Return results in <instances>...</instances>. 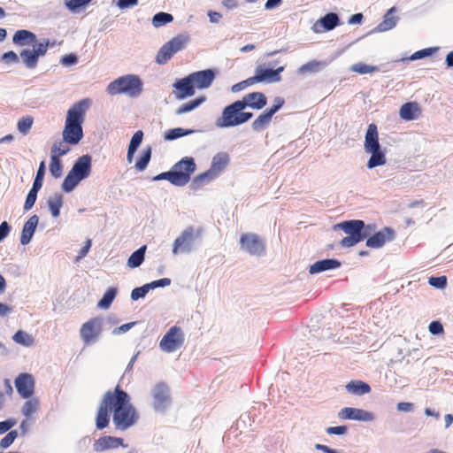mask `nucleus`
<instances>
[{"instance_id": "obj_1", "label": "nucleus", "mask_w": 453, "mask_h": 453, "mask_svg": "<svg viewBox=\"0 0 453 453\" xmlns=\"http://www.w3.org/2000/svg\"><path fill=\"white\" fill-rule=\"evenodd\" d=\"M113 413L112 420L117 429L127 430L137 420V414L130 403L129 395L117 385L114 390H108L104 395L96 417V428L102 430L108 426L110 416Z\"/></svg>"}, {"instance_id": "obj_2", "label": "nucleus", "mask_w": 453, "mask_h": 453, "mask_svg": "<svg viewBox=\"0 0 453 453\" xmlns=\"http://www.w3.org/2000/svg\"><path fill=\"white\" fill-rule=\"evenodd\" d=\"M12 42L17 46H27L32 44L33 50L25 49L20 52V58L27 68L35 69L37 66L40 57L47 53L48 48L51 45L49 39H44L37 43L35 34L31 31L20 29L15 32Z\"/></svg>"}, {"instance_id": "obj_3", "label": "nucleus", "mask_w": 453, "mask_h": 453, "mask_svg": "<svg viewBox=\"0 0 453 453\" xmlns=\"http://www.w3.org/2000/svg\"><path fill=\"white\" fill-rule=\"evenodd\" d=\"M90 104V99H82L75 103L67 111L62 136L71 145L78 144L83 137L82 124Z\"/></svg>"}, {"instance_id": "obj_4", "label": "nucleus", "mask_w": 453, "mask_h": 453, "mask_svg": "<svg viewBox=\"0 0 453 453\" xmlns=\"http://www.w3.org/2000/svg\"><path fill=\"white\" fill-rule=\"evenodd\" d=\"M341 228L347 236L340 242L341 246L350 248L367 238L372 232L373 227L365 226L363 220L353 219L342 222L336 226Z\"/></svg>"}, {"instance_id": "obj_5", "label": "nucleus", "mask_w": 453, "mask_h": 453, "mask_svg": "<svg viewBox=\"0 0 453 453\" xmlns=\"http://www.w3.org/2000/svg\"><path fill=\"white\" fill-rule=\"evenodd\" d=\"M244 106L240 100L226 106L221 116L216 120L218 127H231L240 126L249 121L252 117V112L244 111Z\"/></svg>"}, {"instance_id": "obj_6", "label": "nucleus", "mask_w": 453, "mask_h": 453, "mask_svg": "<svg viewBox=\"0 0 453 453\" xmlns=\"http://www.w3.org/2000/svg\"><path fill=\"white\" fill-rule=\"evenodd\" d=\"M142 89L141 80L135 75H126L111 81L106 88L109 95L127 94L135 97L140 95Z\"/></svg>"}, {"instance_id": "obj_7", "label": "nucleus", "mask_w": 453, "mask_h": 453, "mask_svg": "<svg viewBox=\"0 0 453 453\" xmlns=\"http://www.w3.org/2000/svg\"><path fill=\"white\" fill-rule=\"evenodd\" d=\"M229 162V157L225 152L216 154L211 161V165L209 170L197 175L194 179V185L199 187L205 182H209L217 176L226 167Z\"/></svg>"}, {"instance_id": "obj_8", "label": "nucleus", "mask_w": 453, "mask_h": 453, "mask_svg": "<svg viewBox=\"0 0 453 453\" xmlns=\"http://www.w3.org/2000/svg\"><path fill=\"white\" fill-rule=\"evenodd\" d=\"M187 42V37L177 35L165 43L158 50L156 62L159 65L165 64L175 53L182 50Z\"/></svg>"}, {"instance_id": "obj_9", "label": "nucleus", "mask_w": 453, "mask_h": 453, "mask_svg": "<svg viewBox=\"0 0 453 453\" xmlns=\"http://www.w3.org/2000/svg\"><path fill=\"white\" fill-rule=\"evenodd\" d=\"M184 343V334L180 327L173 326L169 328L159 342L161 349L165 352H173Z\"/></svg>"}, {"instance_id": "obj_10", "label": "nucleus", "mask_w": 453, "mask_h": 453, "mask_svg": "<svg viewBox=\"0 0 453 453\" xmlns=\"http://www.w3.org/2000/svg\"><path fill=\"white\" fill-rule=\"evenodd\" d=\"M241 248L253 256H262L265 252V242L253 233L242 234L240 238Z\"/></svg>"}, {"instance_id": "obj_11", "label": "nucleus", "mask_w": 453, "mask_h": 453, "mask_svg": "<svg viewBox=\"0 0 453 453\" xmlns=\"http://www.w3.org/2000/svg\"><path fill=\"white\" fill-rule=\"evenodd\" d=\"M102 319L93 318L85 322L80 330V334L85 344L94 342L101 334Z\"/></svg>"}, {"instance_id": "obj_12", "label": "nucleus", "mask_w": 453, "mask_h": 453, "mask_svg": "<svg viewBox=\"0 0 453 453\" xmlns=\"http://www.w3.org/2000/svg\"><path fill=\"white\" fill-rule=\"evenodd\" d=\"M196 168L195 160L191 157H183L173 166V172L180 175L178 182L179 186H184L190 180V177L196 171Z\"/></svg>"}, {"instance_id": "obj_13", "label": "nucleus", "mask_w": 453, "mask_h": 453, "mask_svg": "<svg viewBox=\"0 0 453 453\" xmlns=\"http://www.w3.org/2000/svg\"><path fill=\"white\" fill-rule=\"evenodd\" d=\"M284 70L283 66L277 69L266 68L265 65H258L256 67L255 75L252 76L255 84L259 82H278L281 77L280 73Z\"/></svg>"}, {"instance_id": "obj_14", "label": "nucleus", "mask_w": 453, "mask_h": 453, "mask_svg": "<svg viewBox=\"0 0 453 453\" xmlns=\"http://www.w3.org/2000/svg\"><path fill=\"white\" fill-rule=\"evenodd\" d=\"M395 233L390 227H384L379 232L369 236L366 240V246L372 249H380L387 242L395 239Z\"/></svg>"}, {"instance_id": "obj_15", "label": "nucleus", "mask_w": 453, "mask_h": 453, "mask_svg": "<svg viewBox=\"0 0 453 453\" xmlns=\"http://www.w3.org/2000/svg\"><path fill=\"white\" fill-rule=\"evenodd\" d=\"M18 393L25 399L30 398L34 394L35 380L31 374L21 373L15 380Z\"/></svg>"}, {"instance_id": "obj_16", "label": "nucleus", "mask_w": 453, "mask_h": 453, "mask_svg": "<svg viewBox=\"0 0 453 453\" xmlns=\"http://www.w3.org/2000/svg\"><path fill=\"white\" fill-rule=\"evenodd\" d=\"M194 238V230L192 227L184 230L181 234L175 239L173 253L178 254L179 252H189L192 249Z\"/></svg>"}, {"instance_id": "obj_17", "label": "nucleus", "mask_w": 453, "mask_h": 453, "mask_svg": "<svg viewBox=\"0 0 453 453\" xmlns=\"http://www.w3.org/2000/svg\"><path fill=\"white\" fill-rule=\"evenodd\" d=\"M173 87L177 89L175 97L178 100H183L195 95V87L189 75L177 80Z\"/></svg>"}, {"instance_id": "obj_18", "label": "nucleus", "mask_w": 453, "mask_h": 453, "mask_svg": "<svg viewBox=\"0 0 453 453\" xmlns=\"http://www.w3.org/2000/svg\"><path fill=\"white\" fill-rule=\"evenodd\" d=\"M152 396L155 409H164L170 402L168 387L164 383L157 384L153 389Z\"/></svg>"}, {"instance_id": "obj_19", "label": "nucleus", "mask_w": 453, "mask_h": 453, "mask_svg": "<svg viewBox=\"0 0 453 453\" xmlns=\"http://www.w3.org/2000/svg\"><path fill=\"white\" fill-rule=\"evenodd\" d=\"M195 88L203 89L209 88L215 79L212 70L207 69L189 74Z\"/></svg>"}, {"instance_id": "obj_20", "label": "nucleus", "mask_w": 453, "mask_h": 453, "mask_svg": "<svg viewBox=\"0 0 453 453\" xmlns=\"http://www.w3.org/2000/svg\"><path fill=\"white\" fill-rule=\"evenodd\" d=\"M240 101L242 103L244 108L250 107L254 110H261L267 104V98L262 92L246 94Z\"/></svg>"}, {"instance_id": "obj_21", "label": "nucleus", "mask_w": 453, "mask_h": 453, "mask_svg": "<svg viewBox=\"0 0 453 453\" xmlns=\"http://www.w3.org/2000/svg\"><path fill=\"white\" fill-rule=\"evenodd\" d=\"M339 25V17L336 13L330 12L318 19L313 25L315 33H322L330 31Z\"/></svg>"}, {"instance_id": "obj_22", "label": "nucleus", "mask_w": 453, "mask_h": 453, "mask_svg": "<svg viewBox=\"0 0 453 453\" xmlns=\"http://www.w3.org/2000/svg\"><path fill=\"white\" fill-rule=\"evenodd\" d=\"M70 172L81 180H84L88 177L91 173V157L84 155L79 157Z\"/></svg>"}, {"instance_id": "obj_23", "label": "nucleus", "mask_w": 453, "mask_h": 453, "mask_svg": "<svg viewBox=\"0 0 453 453\" xmlns=\"http://www.w3.org/2000/svg\"><path fill=\"white\" fill-rule=\"evenodd\" d=\"M119 446H124L122 438L105 435L94 442L93 449L96 452H102L111 449H117Z\"/></svg>"}, {"instance_id": "obj_24", "label": "nucleus", "mask_w": 453, "mask_h": 453, "mask_svg": "<svg viewBox=\"0 0 453 453\" xmlns=\"http://www.w3.org/2000/svg\"><path fill=\"white\" fill-rule=\"evenodd\" d=\"M339 417L342 419L370 421L372 419V414L361 409L345 407L339 412Z\"/></svg>"}, {"instance_id": "obj_25", "label": "nucleus", "mask_w": 453, "mask_h": 453, "mask_svg": "<svg viewBox=\"0 0 453 453\" xmlns=\"http://www.w3.org/2000/svg\"><path fill=\"white\" fill-rule=\"evenodd\" d=\"M364 148L365 152L375 151L376 150H379V148H380V144L379 142L378 128L377 126L373 123L370 124L366 130Z\"/></svg>"}, {"instance_id": "obj_26", "label": "nucleus", "mask_w": 453, "mask_h": 453, "mask_svg": "<svg viewBox=\"0 0 453 453\" xmlns=\"http://www.w3.org/2000/svg\"><path fill=\"white\" fill-rule=\"evenodd\" d=\"M39 218L37 215L31 216L27 221L24 224L20 236V242L23 245H27L30 242L35 228L38 225Z\"/></svg>"}, {"instance_id": "obj_27", "label": "nucleus", "mask_w": 453, "mask_h": 453, "mask_svg": "<svg viewBox=\"0 0 453 453\" xmlns=\"http://www.w3.org/2000/svg\"><path fill=\"white\" fill-rule=\"evenodd\" d=\"M341 266V262L337 259L328 258L319 260L312 264L309 268V273L311 274L319 273L324 271L336 269Z\"/></svg>"}, {"instance_id": "obj_28", "label": "nucleus", "mask_w": 453, "mask_h": 453, "mask_svg": "<svg viewBox=\"0 0 453 453\" xmlns=\"http://www.w3.org/2000/svg\"><path fill=\"white\" fill-rule=\"evenodd\" d=\"M420 113V108L417 103H406L400 108V117L404 120H412L418 118Z\"/></svg>"}, {"instance_id": "obj_29", "label": "nucleus", "mask_w": 453, "mask_h": 453, "mask_svg": "<svg viewBox=\"0 0 453 453\" xmlns=\"http://www.w3.org/2000/svg\"><path fill=\"white\" fill-rule=\"evenodd\" d=\"M346 389L350 394L361 395L370 393L371 387L362 380H351L346 385Z\"/></svg>"}, {"instance_id": "obj_30", "label": "nucleus", "mask_w": 453, "mask_h": 453, "mask_svg": "<svg viewBox=\"0 0 453 453\" xmlns=\"http://www.w3.org/2000/svg\"><path fill=\"white\" fill-rule=\"evenodd\" d=\"M367 153L371 154V157L367 162V167L369 169H372L386 164V156L381 148H379V150H376L375 151H368Z\"/></svg>"}, {"instance_id": "obj_31", "label": "nucleus", "mask_w": 453, "mask_h": 453, "mask_svg": "<svg viewBox=\"0 0 453 453\" xmlns=\"http://www.w3.org/2000/svg\"><path fill=\"white\" fill-rule=\"evenodd\" d=\"M146 245L142 246L137 250H135L132 255L129 257L127 260V265L130 268H135L140 266L143 260H144V255L146 251Z\"/></svg>"}, {"instance_id": "obj_32", "label": "nucleus", "mask_w": 453, "mask_h": 453, "mask_svg": "<svg viewBox=\"0 0 453 453\" xmlns=\"http://www.w3.org/2000/svg\"><path fill=\"white\" fill-rule=\"evenodd\" d=\"M48 205L51 215L58 218L60 214V209L63 205V196L61 194H55L48 200Z\"/></svg>"}, {"instance_id": "obj_33", "label": "nucleus", "mask_w": 453, "mask_h": 453, "mask_svg": "<svg viewBox=\"0 0 453 453\" xmlns=\"http://www.w3.org/2000/svg\"><path fill=\"white\" fill-rule=\"evenodd\" d=\"M272 121V118L264 111L251 124L254 131H263L267 128Z\"/></svg>"}, {"instance_id": "obj_34", "label": "nucleus", "mask_w": 453, "mask_h": 453, "mask_svg": "<svg viewBox=\"0 0 453 453\" xmlns=\"http://www.w3.org/2000/svg\"><path fill=\"white\" fill-rule=\"evenodd\" d=\"M204 101H205V97L201 96V97L196 98L194 100H191L189 102H187V103L183 104L182 105H180L179 108H177L175 113L177 115H181V114L189 112V111L195 110L196 108H197Z\"/></svg>"}, {"instance_id": "obj_35", "label": "nucleus", "mask_w": 453, "mask_h": 453, "mask_svg": "<svg viewBox=\"0 0 453 453\" xmlns=\"http://www.w3.org/2000/svg\"><path fill=\"white\" fill-rule=\"evenodd\" d=\"M69 142L63 141L57 142L53 144L50 151V157L56 156L57 158L67 154L70 151Z\"/></svg>"}, {"instance_id": "obj_36", "label": "nucleus", "mask_w": 453, "mask_h": 453, "mask_svg": "<svg viewBox=\"0 0 453 453\" xmlns=\"http://www.w3.org/2000/svg\"><path fill=\"white\" fill-rule=\"evenodd\" d=\"M117 295L116 288H110L106 290L102 299L98 302L97 306L102 309H108Z\"/></svg>"}, {"instance_id": "obj_37", "label": "nucleus", "mask_w": 453, "mask_h": 453, "mask_svg": "<svg viewBox=\"0 0 453 453\" xmlns=\"http://www.w3.org/2000/svg\"><path fill=\"white\" fill-rule=\"evenodd\" d=\"M151 157V147L148 146L142 152L140 158L135 163V169L139 172H142L146 169Z\"/></svg>"}, {"instance_id": "obj_38", "label": "nucleus", "mask_w": 453, "mask_h": 453, "mask_svg": "<svg viewBox=\"0 0 453 453\" xmlns=\"http://www.w3.org/2000/svg\"><path fill=\"white\" fill-rule=\"evenodd\" d=\"M81 180L69 172L62 183V189L69 193L73 191Z\"/></svg>"}, {"instance_id": "obj_39", "label": "nucleus", "mask_w": 453, "mask_h": 453, "mask_svg": "<svg viewBox=\"0 0 453 453\" xmlns=\"http://www.w3.org/2000/svg\"><path fill=\"white\" fill-rule=\"evenodd\" d=\"M39 409V401L36 398L28 399L22 407V413L27 418H31Z\"/></svg>"}, {"instance_id": "obj_40", "label": "nucleus", "mask_w": 453, "mask_h": 453, "mask_svg": "<svg viewBox=\"0 0 453 453\" xmlns=\"http://www.w3.org/2000/svg\"><path fill=\"white\" fill-rule=\"evenodd\" d=\"M12 339L15 342L27 347L32 346L35 342L34 338L30 334L22 330L17 331Z\"/></svg>"}, {"instance_id": "obj_41", "label": "nucleus", "mask_w": 453, "mask_h": 453, "mask_svg": "<svg viewBox=\"0 0 453 453\" xmlns=\"http://www.w3.org/2000/svg\"><path fill=\"white\" fill-rule=\"evenodd\" d=\"M63 165L60 158L56 156L50 157V173L55 178L58 179L62 176Z\"/></svg>"}, {"instance_id": "obj_42", "label": "nucleus", "mask_w": 453, "mask_h": 453, "mask_svg": "<svg viewBox=\"0 0 453 453\" xmlns=\"http://www.w3.org/2000/svg\"><path fill=\"white\" fill-rule=\"evenodd\" d=\"M173 17L170 13L166 12H158L154 15L152 19V24L155 27H160L169 22H172Z\"/></svg>"}, {"instance_id": "obj_43", "label": "nucleus", "mask_w": 453, "mask_h": 453, "mask_svg": "<svg viewBox=\"0 0 453 453\" xmlns=\"http://www.w3.org/2000/svg\"><path fill=\"white\" fill-rule=\"evenodd\" d=\"M34 123V119L31 116L21 118L17 123L18 130L24 135L27 134Z\"/></svg>"}, {"instance_id": "obj_44", "label": "nucleus", "mask_w": 453, "mask_h": 453, "mask_svg": "<svg viewBox=\"0 0 453 453\" xmlns=\"http://www.w3.org/2000/svg\"><path fill=\"white\" fill-rule=\"evenodd\" d=\"M192 133V130H185L181 127H177L173 129H170L165 134V139L167 141L175 140L177 138L182 137L188 134Z\"/></svg>"}, {"instance_id": "obj_45", "label": "nucleus", "mask_w": 453, "mask_h": 453, "mask_svg": "<svg viewBox=\"0 0 453 453\" xmlns=\"http://www.w3.org/2000/svg\"><path fill=\"white\" fill-rule=\"evenodd\" d=\"M350 70L360 74H365L378 71V67L364 63H357L350 67Z\"/></svg>"}, {"instance_id": "obj_46", "label": "nucleus", "mask_w": 453, "mask_h": 453, "mask_svg": "<svg viewBox=\"0 0 453 453\" xmlns=\"http://www.w3.org/2000/svg\"><path fill=\"white\" fill-rule=\"evenodd\" d=\"M180 178V174H177V173H173V170H171L169 172L162 173L157 175L156 177H154V180H167L172 184L179 186L178 182H179Z\"/></svg>"}, {"instance_id": "obj_47", "label": "nucleus", "mask_w": 453, "mask_h": 453, "mask_svg": "<svg viewBox=\"0 0 453 453\" xmlns=\"http://www.w3.org/2000/svg\"><path fill=\"white\" fill-rule=\"evenodd\" d=\"M88 4V0H65V7L72 12H77L81 7Z\"/></svg>"}, {"instance_id": "obj_48", "label": "nucleus", "mask_w": 453, "mask_h": 453, "mask_svg": "<svg viewBox=\"0 0 453 453\" xmlns=\"http://www.w3.org/2000/svg\"><path fill=\"white\" fill-rule=\"evenodd\" d=\"M321 66V63L316 60L310 61L304 65H303L299 69V73H316L319 70Z\"/></svg>"}, {"instance_id": "obj_49", "label": "nucleus", "mask_w": 453, "mask_h": 453, "mask_svg": "<svg viewBox=\"0 0 453 453\" xmlns=\"http://www.w3.org/2000/svg\"><path fill=\"white\" fill-rule=\"evenodd\" d=\"M394 8H391L386 14L384 20L379 25L380 31H386L393 28L396 25V19L395 17H389V13L393 12Z\"/></svg>"}, {"instance_id": "obj_50", "label": "nucleus", "mask_w": 453, "mask_h": 453, "mask_svg": "<svg viewBox=\"0 0 453 453\" xmlns=\"http://www.w3.org/2000/svg\"><path fill=\"white\" fill-rule=\"evenodd\" d=\"M18 436V432L16 430H12L9 432L1 441H0V448L6 449L11 446L15 439Z\"/></svg>"}, {"instance_id": "obj_51", "label": "nucleus", "mask_w": 453, "mask_h": 453, "mask_svg": "<svg viewBox=\"0 0 453 453\" xmlns=\"http://www.w3.org/2000/svg\"><path fill=\"white\" fill-rule=\"evenodd\" d=\"M149 290H150V288H149L148 284H145L142 287L134 288L131 292L132 300L135 301V300H138L139 298L144 297L146 296V294L149 292Z\"/></svg>"}, {"instance_id": "obj_52", "label": "nucleus", "mask_w": 453, "mask_h": 453, "mask_svg": "<svg viewBox=\"0 0 453 453\" xmlns=\"http://www.w3.org/2000/svg\"><path fill=\"white\" fill-rule=\"evenodd\" d=\"M143 138V132L142 130L136 131L131 138L128 148L131 150H137L138 147L141 145Z\"/></svg>"}, {"instance_id": "obj_53", "label": "nucleus", "mask_w": 453, "mask_h": 453, "mask_svg": "<svg viewBox=\"0 0 453 453\" xmlns=\"http://www.w3.org/2000/svg\"><path fill=\"white\" fill-rule=\"evenodd\" d=\"M436 50H437V48H426V49H423L421 50H418L411 55L410 59L416 60V59H419V58H422L425 57H428V56L432 55V53L434 51H435Z\"/></svg>"}, {"instance_id": "obj_54", "label": "nucleus", "mask_w": 453, "mask_h": 453, "mask_svg": "<svg viewBox=\"0 0 453 453\" xmlns=\"http://www.w3.org/2000/svg\"><path fill=\"white\" fill-rule=\"evenodd\" d=\"M428 282L433 287L443 288L447 285V278L445 276L430 277Z\"/></svg>"}, {"instance_id": "obj_55", "label": "nucleus", "mask_w": 453, "mask_h": 453, "mask_svg": "<svg viewBox=\"0 0 453 453\" xmlns=\"http://www.w3.org/2000/svg\"><path fill=\"white\" fill-rule=\"evenodd\" d=\"M1 61L4 63H6V64H9V63L16 64L19 62V57L14 51L10 50L2 55Z\"/></svg>"}, {"instance_id": "obj_56", "label": "nucleus", "mask_w": 453, "mask_h": 453, "mask_svg": "<svg viewBox=\"0 0 453 453\" xmlns=\"http://www.w3.org/2000/svg\"><path fill=\"white\" fill-rule=\"evenodd\" d=\"M36 198H37V193L30 190L26 198V202L24 204V210L25 211L30 210L35 205Z\"/></svg>"}, {"instance_id": "obj_57", "label": "nucleus", "mask_w": 453, "mask_h": 453, "mask_svg": "<svg viewBox=\"0 0 453 453\" xmlns=\"http://www.w3.org/2000/svg\"><path fill=\"white\" fill-rule=\"evenodd\" d=\"M171 284V280L169 278H163L157 280H154L150 283H148L150 289H153L159 287H166Z\"/></svg>"}, {"instance_id": "obj_58", "label": "nucleus", "mask_w": 453, "mask_h": 453, "mask_svg": "<svg viewBox=\"0 0 453 453\" xmlns=\"http://www.w3.org/2000/svg\"><path fill=\"white\" fill-rule=\"evenodd\" d=\"M347 426H329L326 428V433L328 434H338L342 435L347 433Z\"/></svg>"}, {"instance_id": "obj_59", "label": "nucleus", "mask_w": 453, "mask_h": 453, "mask_svg": "<svg viewBox=\"0 0 453 453\" xmlns=\"http://www.w3.org/2000/svg\"><path fill=\"white\" fill-rule=\"evenodd\" d=\"M16 425V420L10 418L0 422V434H4Z\"/></svg>"}, {"instance_id": "obj_60", "label": "nucleus", "mask_w": 453, "mask_h": 453, "mask_svg": "<svg viewBox=\"0 0 453 453\" xmlns=\"http://www.w3.org/2000/svg\"><path fill=\"white\" fill-rule=\"evenodd\" d=\"M429 331L432 334H439L443 332V326L440 321H432L429 324Z\"/></svg>"}, {"instance_id": "obj_61", "label": "nucleus", "mask_w": 453, "mask_h": 453, "mask_svg": "<svg viewBox=\"0 0 453 453\" xmlns=\"http://www.w3.org/2000/svg\"><path fill=\"white\" fill-rule=\"evenodd\" d=\"M138 4V0H118V6L120 9H126L135 6Z\"/></svg>"}, {"instance_id": "obj_62", "label": "nucleus", "mask_w": 453, "mask_h": 453, "mask_svg": "<svg viewBox=\"0 0 453 453\" xmlns=\"http://www.w3.org/2000/svg\"><path fill=\"white\" fill-rule=\"evenodd\" d=\"M10 232V226L6 221H4L0 225V242L3 241Z\"/></svg>"}, {"instance_id": "obj_63", "label": "nucleus", "mask_w": 453, "mask_h": 453, "mask_svg": "<svg viewBox=\"0 0 453 453\" xmlns=\"http://www.w3.org/2000/svg\"><path fill=\"white\" fill-rule=\"evenodd\" d=\"M76 61H77V57L73 54L65 55L62 58V64H64V65H73V64L76 63Z\"/></svg>"}, {"instance_id": "obj_64", "label": "nucleus", "mask_w": 453, "mask_h": 453, "mask_svg": "<svg viewBox=\"0 0 453 453\" xmlns=\"http://www.w3.org/2000/svg\"><path fill=\"white\" fill-rule=\"evenodd\" d=\"M12 311V308L5 303H0V316L4 317Z\"/></svg>"}]
</instances>
